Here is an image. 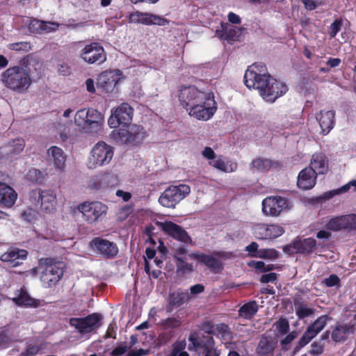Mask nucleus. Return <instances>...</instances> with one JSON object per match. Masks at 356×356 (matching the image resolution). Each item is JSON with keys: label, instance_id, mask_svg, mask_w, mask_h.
Returning a JSON list of instances; mask_svg holds the SVG:
<instances>
[{"label": "nucleus", "instance_id": "1", "mask_svg": "<svg viewBox=\"0 0 356 356\" xmlns=\"http://www.w3.org/2000/svg\"><path fill=\"white\" fill-rule=\"evenodd\" d=\"M244 83L248 88L257 90L261 97L270 103L288 90L284 82L270 76L266 65L261 63H255L248 68L244 75Z\"/></svg>", "mask_w": 356, "mask_h": 356}, {"label": "nucleus", "instance_id": "2", "mask_svg": "<svg viewBox=\"0 0 356 356\" xmlns=\"http://www.w3.org/2000/svg\"><path fill=\"white\" fill-rule=\"evenodd\" d=\"M179 100L188 115L199 120H209L217 110L213 92L200 90L194 86L181 87Z\"/></svg>", "mask_w": 356, "mask_h": 356}, {"label": "nucleus", "instance_id": "3", "mask_svg": "<svg viewBox=\"0 0 356 356\" xmlns=\"http://www.w3.org/2000/svg\"><path fill=\"white\" fill-rule=\"evenodd\" d=\"M1 80L7 88L22 93L31 84V70L24 60L18 65L10 67L5 70L1 74Z\"/></svg>", "mask_w": 356, "mask_h": 356}, {"label": "nucleus", "instance_id": "4", "mask_svg": "<svg viewBox=\"0 0 356 356\" xmlns=\"http://www.w3.org/2000/svg\"><path fill=\"white\" fill-rule=\"evenodd\" d=\"M65 264L57 261L51 258H42L39 260L38 266L32 270L35 274L40 273V279L42 286L50 288L55 286L63 275Z\"/></svg>", "mask_w": 356, "mask_h": 356}, {"label": "nucleus", "instance_id": "5", "mask_svg": "<svg viewBox=\"0 0 356 356\" xmlns=\"http://www.w3.org/2000/svg\"><path fill=\"white\" fill-rule=\"evenodd\" d=\"M103 122V115L93 108H82L74 115V123L90 133H97L100 131Z\"/></svg>", "mask_w": 356, "mask_h": 356}, {"label": "nucleus", "instance_id": "6", "mask_svg": "<svg viewBox=\"0 0 356 356\" xmlns=\"http://www.w3.org/2000/svg\"><path fill=\"white\" fill-rule=\"evenodd\" d=\"M113 155L114 149L112 146L103 141L98 142L90 151L88 166L90 169H95L107 165L111 161Z\"/></svg>", "mask_w": 356, "mask_h": 356}, {"label": "nucleus", "instance_id": "7", "mask_svg": "<svg viewBox=\"0 0 356 356\" xmlns=\"http://www.w3.org/2000/svg\"><path fill=\"white\" fill-rule=\"evenodd\" d=\"M113 139L118 143L130 145H138L146 138L143 128L139 125H129L127 128H121L112 131Z\"/></svg>", "mask_w": 356, "mask_h": 356}, {"label": "nucleus", "instance_id": "8", "mask_svg": "<svg viewBox=\"0 0 356 356\" xmlns=\"http://www.w3.org/2000/svg\"><path fill=\"white\" fill-rule=\"evenodd\" d=\"M76 209L86 222L93 224L106 215L108 207L99 201H86L79 204Z\"/></svg>", "mask_w": 356, "mask_h": 356}, {"label": "nucleus", "instance_id": "9", "mask_svg": "<svg viewBox=\"0 0 356 356\" xmlns=\"http://www.w3.org/2000/svg\"><path fill=\"white\" fill-rule=\"evenodd\" d=\"M191 193V188L186 184L171 186L166 188L159 199V203L167 208H173Z\"/></svg>", "mask_w": 356, "mask_h": 356}, {"label": "nucleus", "instance_id": "10", "mask_svg": "<svg viewBox=\"0 0 356 356\" xmlns=\"http://www.w3.org/2000/svg\"><path fill=\"white\" fill-rule=\"evenodd\" d=\"M79 45L81 49L79 51V58L88 64L101 65L106 60V54L104 47L98 42H91Z\"/></svg>", "mask_w": 356, "mask_h": 356}, {"label": "nucleus", "instance_id": "11", "mask_svg": "<svg viewBox=\"0 0 356 356\" xmlns=\"http://www.w3.org/2000/svg\"><path fill=\"white\" fill-rule=\"evenodd\" d=\"M290 209L288 199L281 196H268L262 201V212L266 216L277 217Z\"/></svg>", "mask_w": 356, "mask_h": 356}, {"label": "nucleus", "instance_id": "12", "mask_svg": "<svg viewBox=\"0 0 356 356\" xmlns=\"http://www.w3.org/2000/svg\"><path fill=\"white\" fill-rule=\"evenodd\" d=\"M188 256L204 264L213 272L218 273L223 268L222 264L220 259L226 260L230 259L233 257V254L229 252L218 251L215 252L213 255L191 253Z\"/></svg>", "mask_w": 356, "mask_h": 356}, {"label": "nucleus", "instance_id": "13", "mask_svg": "<svg viewBox=\"0 0 356 356\" xmlns=\"http://www.w3.org/2000/svg\"><path fill=\"white\" fill-rule=\"evenodd\" d=\"M202 155L208 160L209 164L214 168L225 172L230 173L237 170V163L232 160H225L222 156H216L215 152L210 147H206L202 151Z\"/></svg>", "mask_w": 356, "mask_h": 356}, {"label": "nucleus", "instance_id": "14", "mask_svg": "<svg viewBox=\"0 0 356 356\" xmlns=\"http://www.w3.org/2000/svg\"><path fill=\"white\" fill-rule=\"evenodd\" d=\"M32 202L40 203L41 209L45 213H53L56 211L57 201L54 191L50 190H33L30 193Z\"/></svg>", "mask_w": 356, "mask_h": 356}, {"label": "nucleus", "instance_id": "15", "mask_svg": "<svg viewBox=\"0 0 356 356\" xmlns=\"http://www.w3.org/2000/svg\"><path fill=\"white\" fill-rule=\"evenodd\" d=\"M254 236L260 240H273L284 233L282 226L277 224L256 223L252 226Z\"/></svg>", "mask_w": 356, "mask_h": 356}, {"label": "nucleus", "instance_id": "16", "mask_svg": "<svg viewBox=\"0 0 356 356\" xmlns=\"http://www.w3.org/2000/svg\"><path fill=\"white\" fill-rule=\"evenodd\" d=\"M132 116L133 108L128 104L123 103L112 110L108 124L111 128H116L120 124L127 125L131 122Z\"/></svg>", "mask_w": 356, "mask_h": 356}, {"label": "nucleus", "instance_id": "17", "mask_svg": "<svg viewBox=\"0 0 356 356\" xmlns=\"http://www.w3.org/2000/svg\"><path fill=\"white\" fill-rule=\"evenodd\" d=\"M101 319L100 315L92 314L85 318H72L70 320V324L75 327L79 333L86 334L100 327Z\"/></svg>", "mask_w": 356, "mask_h": 356}, {"label": "nucleus", "instance_id": "18", "mask_svg": "<svg viewBox=\"0 0 356 356\" xmlns=\"http://www.w3.org/2000/svg\"><path fill=\"white\" fill-rule=\"evenodd\" d=\"M329 230L337 232L341 229L356 230V214H348L332 218L326 223Z\"/></svg>", "mask_w": 356, "mask_h": 356}, {"label": "nucleus", "instance_id": "19", "mask_svg": "<svg viewBox=\"0 0 356 356\" xmlns=\"http://www.w3.org/2000/svg\"><path fill=\"white\" fill-rule=\"evenodd\" d=\"M129 23L143 24L145 25H168L170 21L161 16L152 14L149 13H142L139 11L134 12L129 16Z\"/></svg>", "mask_w": 356, "mask_h": 356}, {"label": "nucleus", "instance_id": "20", "mask_svg": "<svg viewBox=\"0 0 356 356\" xmlns=\"http://www.w3.org/2000/svg\"><path fill=\"white\" fill-rule=\"evenodd\" d=\"M329 318L328 316L323 315L318 317L312 325H310L305 332L302 337L300 339V346H305L312 339H313L325 327Z\"/></svg>", "mask_w": 356, "mask_h": 356}, {"label": "nucleus", "instance_id": "21", "mask_svg": "<svg viewBox=\"0 0 356 356\" xmlns=\"http://www.w3.org/2000/svg\"><path fill=\"white\" fill-rule=\"evenodd\" d=\"M316 245V240L312 238H307L302 240H297L293 243L284 247L283 250L289 254L294 253H311Z\"/></svg>", "mask_w": 356, "mask_h": 356}, {"label": "nucleus", "instance_id": "22", "mask_svg": "<svg viewBox=\"0 0 356 356\" xmlns=\"http://www.w3.org/2000/svg\"><path fill=\"white\" fill-rule=\"evenodd\" d=\"M25 140L17 138L9 141L0 148V156L5 159H11L19 154L24 149Z\"/></svg>", "mask_w": 356, "mask_h": 356}, {"label": "nucleus", "instance_id": "23", "mask_svg": "<svg viewBox=\"0 0 356 356\" xmlns=\"http://www.w3.org/2000/svg\"><path fill=\"white\" fill-rule=\"evenodd\" d=\"M91 244L99 252L108 258L115 257L118 252L116 244L102 238H95L92 241Z\"/></svg>", "mask_w": 356, "mask_h": 356}, {"label": "nucleus", "instance_id": "24", "mask_svg": "<svg viewBox=\"0 0 356 356\" xmlns=\"http://www.w3.org/2000/svg\"><path fill=\"white\" fill-rule=\"evenodd\" d=\"M47 159L57 170L60 172L65 170L66 156L61 148L56 146L51 147L47 150Z\"/></svg>", "mask_w": 356, "mask_h": 356}, {"label": "nucleus", "instance_id": "25", "mask_svg": "<svg viewBox=\"0 0 356 356\" xmlns=\"http://www.w3.org/2000/svg\"><path fill=\"white\" fill-rule=\"evenodd\" d=\"M28 252L23 249L9 248L6 252L2 254L0 259L3 262H6L12 266H17L21 261L26 259Z\"/></svg>", "mask_w": 356, "mask_h": 356}, {"label": "nucleus", "instance_id": "26", "mask_svg": "<svg viewBox=\"0 0 356 356\" xmlns=\"http://www.w3.org/2000/svg\"><path fill=\"white\" fill-rule=\"evenodd\" d=\"M323 135L327 134L334 127V112L333 111H321L316 115Z\"/></svg>", "mask_w": 356, "mask_h": 356}, {"label": "nucleus", "instance_id": "27", "mask_svg": "<svg viewBox=\"0 0 356 356\" xmlns=\"http://www.w3.org/2000/svg\"><path fill=\"white\" fill-rule=\"evenodd\" d=\"M162 229L165 232L178 241L184 243H192V241L186 232L181 227L172 222H165L163 223Z\"/></svg>", "mask_w": 356, "mask_h": 356}, {"label": "nucleus", "instance_id": "28", "mask_svg": "<svg viewBox=\"0 0 356 356\" xmlns=\"http://www.w3.org/2000/svg\"><path fill=\"white\" fill-rule=\"evenodd\" d=\"M17 197L15 190L8 184L0 181V206L12 207Z\"/></svg>", "mask_w": 356, "mask_h": 356}, {"label": "nucleus", "instance_id": "29", "mask_svg": "<svg viewBox=\"0 0 356 356\" xmlns=\"http://www.w3.org/2000/svg\"><path fill=\"white\" fill-rule=\"evenodd\" d=\"M13 300L18 305L26 307H38L40 304L39 300L32 298L24 289L16 291Z\"/></svg>", "mask_w": 356, "mask_h": 356}, {"label": "nucleus", "instance_id": "30", "mask_svg": "<svg viewBox=\"0 0 356 356\" xmlns=\"http://www.w3.org/2000/svg\"><path fill=\"white\" fill-rule=\"evenodd\" d=\"M314 171L310 168H305L298 175L297 184L300 188L309 190L312 188L316 184Z\"/></svg>", "mask_w": 356, "mask_h": 356}, {"label": "nucleus", "instance_id": "31", "mask_svg": "<svg viewBox=\"0 0 356 356\" xmlns=\"http://www.w3.org/2000/svg\"><path fill=\"white\" fill-rule=\"evenodd\" d=\"M310 169H312L315 175L324 174L328 168V163L325 156L322 153H316L312 156Z\"/></svg>", "mask_w": 356, "mask_h": 356}, {"label": "nucleus", "instance_id": "32", "mask_svg": "<svg viewBox=\"0 0 356 356\" xmlns=\"http://www.w3.org/2000/svg\"><path fill=\"white\" fill-rule=\"evenodd\" d=\"M117 83L118 80L113 72H104L99 76L98 84L106 92L113 90Z\"/></svg>", "mask_w": 356, "mask_h": 356}, {"label": "nucleus", "instance_id": "33", "mask_svg": "<svg viewBox=\"0 0 356 356\" xmlns=\"http://www.w3.org/2000/svg\"><path fill=\"white\" fill-rule=\"evenodd\" d=\"M189 296L188 292H173L170 294L168 298V310L171 312L174 308H177L188 301Z\"/></svg>", "mask_w": 356, "mask_h": 356}, {"label": "nucleus", "instance_id": "34", "mask_svg": "<svg viewBox=\"0 0 356 356\" xmlns=\"http://www.w3.org/2000/svg\"><path fill=\"white\" fill-rule=\"evenodd\" d=\"M275 345L268 338L263 337L257 348V353L261 356H272Z\"/></svg>", "mask_w": 356, "mask_h": 356}, {"label": "nucleus", "instance_id": "35", "mask_svg": "<svg viewBox=\"0 0 356 356\" xmlns=\"http://www.w3.org/2000/svg\"><path fill=\"white\" fill-rule=\"evenodd\" d=\"M258 311V305L255 301L243 305L238 310V315L245 319L251 318Z\"/></svg>", "mask_w": 356, "mask_h": 356}, {"label": "nucleus", "instance_id": "36", "mask_svg": "<svg viewBox=\"0 0 356 356\" xmlns=\"http://www.w3.org/2000/svg\"><path fill=\"white\" fill-rule=\"evenodd\" d=\"M272 166V161L268 159L257 158L253 160L251 163V168L252 170L257 172H266L269 170Z\"/></svg>", "mask_w": 356, "mask_h": 356}, {"label": "nucleus", "instance_id": "37", "mask_svg": "<svg viewBox=\"0 0 356 356\" xmlns=\"http://www.w3.org/2000/svg\"><path fill=\"white\" fill-rule=\"evenodd\" d=\"M221 27L222 29L223 34H219V31L216 30V34H218L220 38H222L225 35V38L234 40L235 38H238L241 35V29L233 25L222 24Z\"/></svg>", "mask_w": 356, "mask_h": 356}, {"label": "nucleus", "instance_id": "38", "mask_svg": "<svg viewBox=\"0 0 356 356\" xmlns=\"http://www.w3.org/2000/svg\"><path fill=\"white\" fill-rule=\"evenodd\" d=\"M203 348L204 356H220V351L214 346V341L211 337L207 336L201 347Z\"/></svg>", "mask_w": 356, "mask_h": 356}, {"label": "nucleus", "instance_id": "39", "mask_svg": "<svg viewBox=\"0 0 356 356\" xmlns=\"http://www.w3.org/2000/svg\"><path fill=\"white\" fill-rule=\"evenodd\" d=\"M350 327L346 325H339L332 332V338L336 342L346 340L350 333Z\"/></svg>", "mask_w": 356, "mask_h": 356}, {"label": "nucleus", "instance_id": "40", "mask_svg": "<svg viewBox=\"0 0 356 356\" xmlns=\"http://www.w3.org/2000/svg\"><path fill=\"white\" fill-rule=\"evenodd\" d=\"M7 49L19 54H26L31 50V45L29 42L21 41L7 44Z\"/></svg>", "mask_w": 356, "mask_h": 356}, {"label": "nucleus", "instance_id": "41", "mask_svg": "<svg viewBox=\"0 0 356 356\" xmlns=\"http://www.w3.org/2000/svg\"><path fill=\"white\" fill-rule=\"evenodd\" d=\"M113 176L109 174H104L97 177L93 181V188L96 190L108 187Z\"/></svg>", "mask_w": 356, "mask_h": 356}, {"label": "nucleus", "instance_id": "42", "mask_svg": "<svg viewBox=\"0 0 356 356\" xmlns=\"http://www.w3.org/2000/svg\"><path fill=\"white\" fill-rule=\"evenodd\" d=\"M181 324V321L178 317H171L161 321L159 323L163 330H172L179 327Z\"/></svg>", "mask_w": 356, "mask_h": 356}, {"label": "nucleus", "instance_id": "43", "mask_svg": "<svg viewBox=\"0 0 356 356\" xmlns=\"http://www.w3.org/2000/svg\"><path fill=\"white\" fill-rule=\"evenodd\" d=\"M314 313V309L308 307L302 303L296 305V314L299 318H304L305 317L312 316Z\"/></svg>", "mask_w": 356, "mask_h": 356}, {"label": "nucleus", "instance_id": "44", "mask_svg": "<svg viewBox=\"0 0 356 356\" xmlns=\"http://www.w3.org/2000/svg\"><path fill=\"white\" fill-rule=\"evenodd\" d=\"M25 24L30 32L37 33H42L43 21H40L35 19H27Z\"/></svg>", "mask_w": 356, "mask_h": 356}, {"label": "nucleus", "instance_id": "45", "mask_svg": "<svg viewBox=\"0 0 356 356\" xmlns=\"http://www.w3.org/2000/svg\"><path fill=\"white\" fill-rule=\"evenodd\" d=\"M278 252L275 249H261L255 256L261 259H275L278 257Z\"/></svg>", "mask_w": 356, "mask_h": 356}, {"label": "nucleus", "instance_id": "46", "mask_svg": "<svg viewBox=\"0 0 356 356\" xmlns=\"http://www.w3.org/2000/svg\"><path fill=\"white\" fill-rule=\"evenodd\" d=\"M38 216L37 211L32 208H26L21 213V218L23 220L31 222H33Z\"/></svg>", "mask_w": 356, "mask_h": 356}, {"label": "nucleus", "instance_id": "47", "mask_svg": "<svg viewBox=\"0 0 356 356\" xmlns=\"http://www.w3.org/2000/svg\"><path fill=\"white\" fill-rule=\"evenodd\" d=\"M177 261V268L178 271H181L182 273H188L193 270V265L186 262L184 258L179 259Z\"/></svg>", "mask_w": 356, "mask_h": 356}, {"label": "nucleus", "instance_id": "48", "mask_svg": "<svg viewBox=\"0 0 356 356\" xmlns=\"http://www.w3.org/2000/svg\"><path fill=\"white\" fill-rule=\"evenodd\" d=\"M26 178L32 182H40L42 180V172L35 168L31 169L26 175Z\"/></svg>", "mask_w": 356, "mask_h": 356}, {"label": "nucleus", "instance_id": "49", "mask_svg": "<svg viewBox=\"0 0 356 356\" xmlns=\"http://www.w3.org/2000/svg\"><path fill=\"white\" fill-rule=\"evenodd\" d=\"M276 330L280 334H286L289 330V324L286 319L281 318L275 323Z\"/></svg>", "mask_w": 356, "mask_h": 356}, {"label": "nucleus", "instance_id": "50", "mask_svg": "<svg viewBox=\"0 0 356 356\" xmlns=\"http://www.w3.org/2000/svg\"><path fill=\"white\" fill-rule=\"evenodd\" d=\"M342 26L341 19L334 20L329 27V33L331 38H334L337 33L341 30Z\"/></svg>", "mask_w": 356, "mask_h": 356}, {"label": "nucleus", "instance_id": "51", "mask_svg": "<svg viewBox=\"0 0 356 356\" xmlns=\"http://www.w3.org/2000/svg\"><path fill=\"white\" fill-rule=\"evenodd\" d=\"M59 24L51 22H44L42 27V33H50L56 31L59 27Z\"/></svg>", "mask_w": 356, "mask_h": 356}, {"label": "nucleus", "instance_id": "52", "mask_svg": "<svg viewBox=\"0 0 356 356\" xmlns=\"http://www.w3.org/2000/svg\"><path fill=\"white\" fill-rule=\"evenodd\" d=\"M346 189V186H342L338 189L325 192L322 195L321 198H323L325 200H329L338 194L345 193Z\"/></svg>", "mask_w": 356, "mask_h": 356}, {"label": "nucleus", "instance_id": "53", "mask_svg": "<svg viewBox=\"0 0 356 356\" xmlns=\"http://www.w3.org/2000/svg\"><path fill=\"white\" fill-rule=\"evenodd\" d=\"M323 345L318 341H315L312 343L311 346V350H309V353L313 355H319L323 353Z\"/></svg>", "mask_w": 356, "mask_h": 356}, {"label": "nucleus", "instance_id": "54", "mask_svg": "<svg viewBox=\"0 0 356 356\" xmlns=\"http://www.w3.org/2000/svg\"><path fill=\"white\" fill-rule=\"evenodd\" d=\"M185 348V343L182 342H176L172 345L171 352L167 356H178L180 350Z\"/></svg>", "mask_w": 356, "mask_h": 356}, {"label": "nucleus", "instance_id": "55", "mask_svg": "<svg viewBox=\"0 0 356 356\" xmlns=\"http://www.w3.org/2000/svg\"><path fill=\"white\" fill-rule=\"evenodd\" d=\"M339 278L334 274L330 275L327 278H325L323 281L325 284L328 286H334L339 283Z\"/></svg>", "mask_w": 356, "mask_h": 356}, {"label": "nucleus", "instance_id": "56", "mask_svg": "<svg viewBox=\"0 0 356 356\" xmlns=\"http://www.w3.org/2000/svg\"><path fill=\"white\" fill-rule=\"evenodd\" d=\"M117 325L115 321H113L110 323L108 327L106 333L105 334L106 338H115V330H117Z\"/></svg>", "mask_w": 356, "mask_h": 356}, {"label": "nucleus", "instance_id": "57", "mask_svg": "<svg viewBox=\"0 0 356 356\" xmlns=\"http://www.w3.org/2000/svg\"><path fill=\"white\" fill-rule=\"evenodd\" d=\"M128 348H129L126 344H121L120 346L115 348L112 350L111 355L112 356H121L127 351Z\"/></svg>", "mask_w": 356, "mask_h": 356}, {"label": "nucleus", "instance_id": "58", "mask_svg": "<svg viewBox=\"0 0 356 356\" xmlns=\"http://www.w3.org/2000/svg\"><path fill=\"white\" fill-rule=\"evenodd\" d=\"M259 245L256 242H252L250 245L245 247V250L249 252L251 257H256L257 254Z\"/></svg>", "mask_w": 356, "mask_h": 356}, {"label": "nucleus", "instance_id": "59", "mask_svg": "<svg viewBox=\"0 0 356 356\" xmlns=\"http://www.w3.org/2000/svg\"><path fill=\"white\" fill-rule=\"evenodd\" d=\"M277 279V275L275 273H270L267 274H264L260 277V282L261 283H268L273 282Z\"/></svg>", "mask_w": 356, "mask_h": 356}, {"label": "nucleus", "instance_id": "60", "mask_svg": "<svg viewBox=\"0 0 356 356\" xmlns=\"http://www.w3.org/2000/svg\"><path fill=\"white\" fill-rule=\"evenodd\" d=\"M57 70L58 73L63 76H67L70 73V69L67 64L60 63L57 65Z\"/></svg>", "mask_w": 356, "mask_h": 356}, {"label": "nucleus", "instance_id": "61", "mask_svg": "<svg viewBox=\"0 0 356 356\" xmlns=\"http://www.w3.org/2000/svg\"><path fill=\"white\" fill-rule=\"evenodd\" d=\"M305 8L309 10H314L318 5L319 2L317 0H302Z\"/></svg>", "mask_w": 356, "mask_h": 356}, {"label": "nucleus", "instance_id": "62", "mask_svg": "<svg viewBox=\"0 0 356 356\" xmlns=\"http://www.w3.org/2000/svg\"><path fill=\"white\" fill-rule=\"evenodd\" d=\"M145 270L149 276H152L154 278H157L161 273L159 270H151L150 265L147 260H145Z\"/></svg>", "mask_w": 356, "mask_h": 356}, {"label": "nucleus", "instance_id": "63", "mask_svg": "<svg viewBox=\"0 0 356 356\" xmlns=\"http://www.w3.org/2000/svg\"><path fill=\"white\" fill-rule=\"evenodd\" d=\"M216 331L218 334H221L223 337H227L229 335L228 326L223 323L217 325V326L216 327Z\"/></svg>", "mask_w": 356, "mask_h": 356}, {"label": "nucleus", "instance_id": "64", "mask_svg": "<svg viewBox=\"0 0 356 356\" xmlns=\"http://www.w3.org/2000/svg\"><path fill=\"white\" fill-rule=\"evenodd\" d=\"M40 347L38 346L30 345L27 347L26 351L24 353V356H33L35 355L40 351Z\"/></svg>", "mask_w": 356, "mask_h": 356}]
</instances>
